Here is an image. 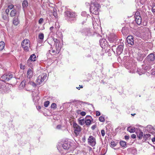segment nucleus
I'll use <instances>...</instances> for the list:
<instances>
[{
  "label": "nucleus",
  "mask_w": 155,
  "mask_h": 155,
  "mask_svg": "<svg viewBox=\"0 0 155 155\" xmlns=\"http://www.w3.org/2000/svg\"><path fill=\"white\" fill-rule=\"evenodd\" d=\"M130 58L128 56H125L124 57V60L125 62L124 66L126 68L130 70V72L134 73L136 70V65L134 61Z\"/></svg>",
  "instance_id": "1"
},
{
  "label": "nucleus",
  "mask_w": 155,
  "mask_h": 155,
  "mask_svg": "<svg viewBox=\"0 0 155 155\" xmlns=\"http://www.w3.org/2000/svg\"><path fill=\"white\" fill-rule=\"evenodd\" d=\"M91 2L90 12L95 15H98L100 11V8L101 7L99 4L95 0H91Z\"/></svg>",
  "instance_id": "2"
},
{
  "label": "nucleus",
  "mask_w": 155,
  "mask_h": 155,
  "mask_svg": "<svg viewBox=\"0 0 155 155\" xmlns=\"http://www.w3.org/2000/svg\"><path fill=\"white\" fill-rule=\"evenodd\" d=\"M21 45L25 51H28L30 47V41L28 39H24L21 42Z\"/></svg>",
  "instance_id": "3"
},
{
  "label": "nucleus",
  "mask_w": 155,
  "mask_h": 155,
  "mask_svg": "<svg viewBox=\"0 0 155 155\" xmlns=\"http://www.w3.org/2000/svg\"><path fill=\"white\" fill-rule=\"evenodd\" d=\"M144 62H147L150 64L155 63V54L151 53L148 55L146 59L144 61Z\"/></svg>",
  "instance_id": "4"
},
{
  "label": "nucleus",
  "mask_w": 155,
  "mask_h": 155,
  "mask_svg": "<svg viewBox=\"0 0 155 155\" xmlns=\"http://www.w3.org/2000/svg\"><path fill=\"white\" fill-rule=\"evenodd\" d=\"M73 127L74 135L75 136H78L81 131V127L75 122L73 123Z\"/></svg>",
  "instance_id": "5"
},
{
  "label": "nucleus",
  "mask_w": 155,
  "mask_h": 155,
  "mask_svg": "<svg viewBox=\"0 0 155 155\" xmlns=\"http://www.w3.org/2000/svg\"><path fill=\"white\" fill-rule=\"evenodd\" d=\"M13 77V75L10 73H7L3 75L1 78V80L3 81H8Z\"/></svg>",
  "instance_id": "6"
},
{
  "label": "nucleus",
  "mask_w": 155,
  "mask_h": 155,
  "mask_svg": "<svg viewBox=\"0 0 155 155\" xmlns=\"http://www.w3.org/2000/svg\"><path fill=\"white\" fill-rule=\"evenodd\" d=\"M134 17L136 23L138 25H140L141 23V18L139 12H136Z\"/></svg>",
  "instance_id": "7"
},
{
  "label": "nucleus",
  "mask_w": 155,
  "mask_h": 155,
  "mask_svg": "<svg viewBox=\"0 0 155 155\" xmlns=\"http://www.w3.org/2000/svg\"><path fill=\"white\" fill-rule=\"evenodd\" d=\"M88 144L92 147L95 146L96 143L95 139L92 136H90L88 139Z\"/></svg>",
  "instance_id": "8"
},
{
  "label": "nucleus",
  "mask_w": 155,
  "mask_h": 155,
  "mask_svg": "<svg viewBox=\"0 0 155 155\" xmlns=\"http://www.w3.org/2000/svg\"><path fill=\"white\" fill-rule=\"evenodd\" d=\"M82 33L86 36H90L93 35V32L90 28H86L83 29Z\"/></svg>",
  "instance_id": "9"
},
{
  "label": "nucleus",
  "mask_w": 155,
  "mask_h": 155,
  "mask_svg": "<svg viewBox=\"0 0 155 155\" xmlns=\"http://www.w3.org/2000/svg\"><path fill=\"white\" fill-rule=\"evenodd\" d=\"M63 143L61 144L63 148L64 149H68L70 147V143L67 140H63Z\"/></svg>",
  "instance_id": "10"
},
{
  "label": "nucleus",
  "mask_w": 155,
  "mask_h": 155,
  "mask_svg": "<svg viewBox=\"0 0 155 155\" xmlns=\"http://www.w3.org/2000/svg\"><path fill=\"white\" fill-rule=\"evenodd\" d=\"M65 15L70 18H75L77 16L76 14L74 12L70 11H66L65 12Z\"/></svg>",
  "instance_id": "11"
},
{
  "label": "nucleus",
  "mask_w": 155,
  "mask_h": 155,
  "mask_svg": "<svg viewBox=\"0 0 155 155\" xmlns=\"http://www.w3.org/2000/svg\"><path fill=\"white\" fill-rule=\"evenodd\" d=\"M108 39L110 43H113L117 41V37L115 34H113L109 37Z\"/></svg>",
  "instance_id": "12"
},
{
  "label": "nucleus",
  "mask_w": 155,
  "mask_h": 155,
  "mask_svg": "<svg viewBox=\"0 0 155 155\" xmlns=\"http://www.w3.org/2000/svg\"><path fill=\"white\" fill-rule=\"evenodd\" d=\"M124 44H121L118 46L116 49V52L117 54H120L122 52L124 48Z\"/></svg>",
  "instance_id": "13"
},
{
  "label": "nucleus",
  "mask_w": 155,
  "mask_h": 155,
  "mask_svg": "<svg viewBox=\"0 0 155 155\" xmlns=\"http://www.w3.org/2000/svg\"><path fill=\"white\" fill-rule=\"evenodd\" d=\"M147 64H143L142 66V69H143L145 71L146 70H149L151 68L150 66V65L152 64H149V63H148L147 62H146Z\"/></svg>",
  "instance_id": "14"
},
{
  "label": "nucleus",
  "mask_w": 155,
  "mask_h": 155,
  "mask_svg": "<svg viewBox=\"0 0 155 155\" xmlns=\"http://www.w3.org/2000/svg\"><path fill=\"white\" fill-rule=\"evenodd\" d=\"M127 40L128 43L129 44L131 45L134 44L133 37L131 35L128 36L127 38Z\"/></svg>",
  "instance_id": "15"
},
{
  "label": "nucleus",
  "mask_w": 155,
  "mask_h": 155,
  "mask_svg": "<svg viewBox=\"0 0 155 155\" xmlns=\"http://www.w3.org/2000/svg\"><path fill=\"white\" fill-rule=\"evenodd\" d=\"M56 49L55 51L54 50L51 49L49 51V52L50 54L53 53V54H58L60 52V48L58 46V48L56 47Z\"/></svg>",
  "instance_id": "16"
},
{
  "label": "nucleus",
  "mask_w": 155,
  "mask_h": 155,
  "mask_svg": "<svg viewBox=\"0 0 155 155\" xmlns=\"http://www.w3.org/2000/svg\"><path fill=\"white\" fill-rule=\"evenodd\" d=\"M91 117L90 116H86L85 119V123L87 125H89L91 123L90 119L91 118Z\"/></svg>",
  "instance_id": "17"
},
{
  "label": "nucleus",
  "mask_w": 155,
  "mask_h": 155,
  "mask_svg": "<svg viewBox=\"0 0 155 155\" xmlns=\"http://www.w3.org/2000/svg\"><path fill=\"white\" fill-rule=\"evenodd\" d=\"M28 5V3L27 0H24L23 2L22 3V6L24 12H25V9L27 8Z\"/></svg>",
  "instance_id": "18"
},
{
  "label": "nucleus",
  "mask_w": 155,
  "mask_h": 155,
  "mask_svg": "<svg viewBox=\"0 0 155 155\" xmlns=\"http://www.w3.org/2000/svg\"><path fill=\"white\" fill-rule=\"evenodd\" d=\"M33 76V72L30 69H28L27 72V76L29 79L31 78Z\"/></svg>",
  "instance_id": "19"
},
{
  "label": "nucleus",
  "mask_w": 155,
  "mask_h": 155,
  "mask_svg": "<svg viewBox=\"0 0 155 155\" xmlns=\"http://www.w3.org/2000/svg\"><path fill=\"white\" fill-rule=\"evenodd\" d=\"M107 43V41L105 39H102L100 40V43L101 46L102 48H104Z\"/></svg>",
  "instance_id": "20"
},
{
  "label": "nucleus",
  "mask_w": 155,
  "mask_h": 155,
  "mask_svg": "<svg viewBox=\"0 0 155 155\" xmlns=\"http://www.w3.org/2000/svg\"><path fill=\"white\" fill-rule=\"evenodd\" d=\"M41 78V76H39L37 77L36 81L37 85H40L43 81Z\"/></svg>",
  "instance_id": "21"
},
{
  "label": "nucleus",
  "mask_w": 155,
  "mask_h": 155,
  "mask_svg": "<svg viewBox=\"0 0 155 155\" xmlns=\"http://www.w3.org/2000/svg\"><path fill=\"white\" fill-rule=\"evenodd\" d=\"M127 130L130 133H134L135 131V128L134 127L130 126L127 127Z\"/></svg>",
  "instance_id": "22"
},
{
  "label": "nucleus",
  "mask_w": 155,
  "mask_h": 155,
  "mask_svg": "<svg viewBox=\"0 0 155 155\" xmlns=\"http://www.w3.org/2000/svg\"><path fill=\"white\" fill-rule=\"evenodd\" d=\"M13 24L15 25H18L19 23L18 17H15L14 18L13 20Z\"/></svg>",
  "instance_id": "23"
},
{
  "label": "nucleus",
  "mask_w": 155,
  "mask_h": 155,
  "mask_svg": "<svg viewBox=\"0 0 155 155\" xmlns=\"http://www.w3.org/2000/svg\"><path fill=\"white\" fill-rule=\"evenodd\" d=\"M36 57L35 55L33 54L31 55L28 61L30 60L31 61H36Z\"/></svg>",
  "instance_id": "24"
},
{
  "label": "nucleus",
  "mask_w": 155,
  "mask_h": 155,
  "mask_svg": "<svg viewBox=\"0 0 155 155\" xmlns=\"http://www.w3.org/2000/svg\"><path fill=\"white\" fill-rule=\"evenodd\" d=\"M137 136L139 139L141 140L142 139L143 136V132L141 131H140L139 133L137 134Z\"/></svg>",
  "instance_id": "25"
},
{
  "label": "nucleus",
  "mask_w": 155,
  "mask_h": 155,
  "mask_svg": "<svg viewBox=\"0 0 155 155\" xmlns=\"http://www.w3.org/2000/svg\"><path fill=\"white\" fill-rule=\"evenodd\" d=\"M153 129V126L151 125H148L146 127V130L149 132H151V131Z\"/></svg>",
  "instance_id": "26"
},
{
  "label": "nucleus",
  "mask_w": 155,
  "mask_h": 155,
  "mask_svg": "<svg viewBox=\"0 0 155 155\" xmlns=\"http://www.w3.org/2000/svg\"><path fill=\"white\" fill-rule=\"evenodd\" d=\"M137 72L140 75H141L142 74H144L146 72V71L143 69L141 70L140 69H137Z\"/></svg>",
  "instance_id": "27"
},
{
  "label": "nucleus",
  "mask_w": 155,
  "mask_h": 155,
  "mask_svg": "<svg viewBox=\"0 0 155 155\" xmlns=\"http://www.w3.org/2000/svg\"><path fill=\"white\" fill-rule=\"evenodd\" d=\"M44 37V34L42 33H40L38 35V38L40 40V41L42 42L43 41Z\"/></svg>",
  "instance_id": "28"
},
{
  "label": "nucleus",
  "mask_w": 155,
  "mask_h": 155,
  "mask_svg": "<svg viewBox=\"0 0 155 155\" xmlns=\"http://www.w3.org/2000/svg\"><path fill=\"white\" fill-rule=\"evenodd\" d=\"M17 13L16 10L14 9L12 10L10 12V15L12 17H13Z\"/></svg>",
  "instance_id": "29"
},
{
  "label": "nucleus",
  "mask_w": 155,
  "mask_h": 155,
  "mask_svg": "<svg viewBox=\"0 0 155 155\" xmlns=\"http://www.w3.org/2000/svg\"><path fill=\"white\" fill-rule=\"evenodd\" d=\"M5 43L3 41L0 42V50L2 51L4 48Z\"/></svg>",
  "instance_id": "30"
},
{
  "label": "nucleus",
  "mask_w": 155,
  "mask_h": 155,
  "mask_svg": "<svg viewBox=\"0 0 155 155\" xmlns=\"http://www.w3.org/2000/svg\"><path fill=\"white\" fill-rule=\"evenodd\" d=\"M143 58V56L141 55V54H138L137 56V59L138 61H142Z\"/></svg>",
  "instance_id": "31"
},
{
  "label": "nucleus",
  "mask_w": 155,
  "mask_h": 155,
  "mask_svg": "<svg viewBox=\"0 0 155 155\" xmlns=\"http://www.w3.org/2000/svg\"><path fill=\"white\" fill-rule=\"evenodd\" d=\"M78 121L79 124L81 125H83L85 123V120L84 119L78 120Z\"/></svg>",
  "instance_id": "32"
},
{
  "label": "nucleus",
  "mask_w": 155,
  "mask_h": 155,
  "mask_svg": "<svg viewBox=\"0 0 155 155\" xmlns=\"http://www.w3.org/2000/svg\"><path fill=\"white\" fill-rule=\"evenodd\" d=\"M120 146L123 147H125L126 146V142L123 141H120Z\"/></svg>",
  "instance_id": "33"
},
{
  "label": "nucleus",
  "mask_w": 155,
  "mask_h": 155,
  "mask_svg": "<svg viewBox=\"0 0 155 155\" xmlns=\"http://www.w3.org/2000/svg\"><path fill=\"white\" fill-rule=\"evenodd\" d=\"M38 94L39 93L38 91H33L32 92V95L34 97H38Z\"/></svg>",
  "instance_id": "34"
},
{
  "label": "nucleus",
  "mask_w": 155,
  "mask_h": 155,
  "mask_svg": "<svg viewBox=\"0 0 155 155\" xmlns=\"http://www.w3.org/2000/svg\"><path fill=\"white\" fill-rule=\"evenodd\" d=\"M39 76H41L42 78L41 79H42L43 81H44L46 78L47 76L46 73H43L42 75H40Z\"/></svg>",
  "instance_id": "35"
},
{
  "label": "nucleus",
  "mask_w": 155,
  "mask_h": 155,
  "mask_svg": "<svg viewBox=\"0 0 155 155\" xmlns=\"http://www.w3.org/2000/svg\"><path fill=\"white\" fill-rule=\"evenodd\" d=\"M150 136V134H146V135H144L143 137V139L146 140Z\"/></svg>",
  "instance_id": "36"
},
{
  "label": "nucleus",
  "mask_w": 155,
  "mask_h": 155,
  "mask_svg": "<svg viewBox=\"0 0 155 155\" xmlns=\"http://www.w3.org/2000/svg\"><path fill=\"white\" fill-rule=\"evenodd\" d=\"M25 85V81L23 80L20 84V86L22 87H24Z\"/></svg>",
  "instance_id": "37"
},
{
  "label": "nucleus",
  "mask_w": 155,
  "mask_h": 155,
  "mask_svg": "<svg viewBox=\"0 0 155 155\" xmlns=\"http://www.w3.org/2000/svg\"><path fill=\"white\" fill-rule=\"evenodd\" d=\"M99 121L101 122H104L105 120L104 117L103 115L101 116L99 118Z\"/></svg>",
  "instance_id": "38"
},
{
  "label": "nucleus",
  "mask_w": 155,
  "mask_h": 155,
  "mask_svg": "<svg viewBox=\"0 0 155 155\" xmlns=\"http://www.w3.org/2000/svg\"><path fill=\"white\" fill-rule=\"evenodd\" d=\"M53 15L56 18L58 17V14L55 9H53Z\"/></svg>",
  "instance_id": "39"
},
{
  "label": "nucleus",
  "mask_w": 155,
  "mask_h": 155,
  "mask_svg": "<svg viewBox=\"0 0 155 155\" xmlns=\"http://www.w3.org/2000/svg\"><path fill=\"white\" fill-rule=\"evenodd\" d=\"M28 84L32 86L33 87H35L36 86V84L34 82L29 81L28 83Z\"/></svg>",
  "instance_id": "40"
},
{
  "label": "nucleus",
  "mask_w": 155,
  "mask_h": 155,
  "mask_svg": "<svg viewBox=\"0 0 155 155\" xmlns=\"http://www.w3.org/2000/svg\"><path fill=\"white\" fill-rule=\"evenodd\" d=\"M49 104V102L48 101H45L44 104V106L45 107H47Z\"/></svg>",
  "instance_id": "41"
},
{
  "label": "nucleus",
  "mask_w": 155,
  "mask_h": 155,
  "mask_svg": "<svg viewBox=\"0 0 155 155\" xmlns=\"http://www.w3.org/2000/svg\"><path fill=\"white\" fill-rule=\"evenodd\" d=\"M51 107L52 108L55 109L57 108V105L54 103H52L51 105Z\"/></svg>",
  "instance_id": "42"
},
{
  "label": "nucleus",
  "mask_w": 155,
  "mask_h": 155,
  "mask_svg": "<svg viewBox=\"0 0 155 155\" xmlns=\"http://www.w3.org/2000/svg\"><path fill=\"white\" fill-rule=\"evenodd\" d=\"M81 15L84 17H87L88 16L87 15V14L86 12H82L81 13Z\"/></svg>",
  "instance_id": "43"
},
{
  "label": "nucleus",
  "mask_w": 155,
  "mask_h": 155,
  "mask_svg": "<svg viewBox=\"0 0 155 155\" xmlns=\"http://www.w3.org/2000/svg\"><path fill=\"white\" fill-rule=\"evenodd\" d=\"M44 21V20L42 18H40L38 21V23L40 24H41L43 23Z\"/></svg>",
  "instance_id": "44"
},
{
  "label": "nucleus",
  "mask_w": 155,
  "mask_h": 155,
  "mask_svg": "<svg viewBox=\"0 0 155 155\" xmlns=\"http://www.w3.org/2000/svg\"><path fill=\"white\" fill-rule=\"evenodd\" d=\"M20 68L22 69H24L25 68V65H23L22 64H21L20 65Z\"/></svg>",
  "instance_id": "45"
},
{
  "label": "nucleus",
  "mask_w": 155,
  "mask_h": 155,
  "mask_svg": "<svg viewBox=\"0 0 155 155\" xmlns=\"http://www.w3.org/2000/svg\"><path fill=\"white\" fill-rule=\"evenodd\" d=\"M14 6L13 5H9L8 6V8L10 9H12L14 8Z\"/></svg>",
  "instance_id": "46"
},
{
  "label": "nucleus",
  "mask_w": 155,
  "mask_h": 155,
  "mask_svg": "<svg viewBox=\"0 0 155 155\" xmlns=\"http://www.w3.org/2000/svg\"><path fill=\"white\" fill-rule=\"evenodd\" d=\"M101 135L102 136H104L105 135V131L104 130H102L101 131Z\"/></svg>",
  "instance_id": "47"
},
{
  "label": "nucleus",
  "mask_w": 155,
  "mask_h": 155,
  "mask_svg": "<svg viewBox=\"0 0 155 155\" xmlns=\"http://www.w3.org/2000/svg\"><path fill=\"white\" fill-rule=\"evenodd\" d=\"M111 146L113 147H114L116 146V143L114 141H112L111 142Z\"/></svg>",
  "instance_id": "48"
},
{
  "label": "nucleus",
  "mask_w": 155,
  "mask_h": 155,
  "mask_svg": "<svg viewBox=\"0 0 155 155\" xmlns=\"http://www.w3.org/2000/svg\"><path fill=\"white\" fill-rule=\"evenodd\" d=\"M54 41L55 43L56 44V47H57V44L58 43V42H59V41L57 39H55V38L54 39Z\"/></svg>",
  "instance_id": "49"
},
{
  "label": "nucleus",
  "mask_w": 155,
  "mask_h": 155,
  "mask_svg": "<svg viewBox=\"0 0 155 155\" xmlns=\"http://www.w3.org/2000/svg\"><path fill=\"white\" fill-rule=\"evenodd\" d=\"M86 112L84 111H82L81 112L80 114L82 116H84L86 115Z\"/></svg>",
  "instance_id": "50"
},
{
  "label": "nucleus",
  "mask_w": 155,
  "mask_h": 155,
  "mask_svg": "<svg viewBox=\"0 0 155 155\" xmlns=\"http://www.w3.org/2000/svg\"><path fill=\"white\" fill-rule=\"evenodd\" d=\"M2 18H3V19L5 20H6L7 19V16L5 15H2Z\"/></svg>",
  "instance_id": "51"
},
{
  "label": "nucleus",
  "mask_w": 155,
  "mask_h": 155,
  "mask_svg": "<svg viewBox=\"0 0 155 155\" xmlns=\"http://www.w3.org/2000/svg\"><path fill=\"white\" fill-rule=\"evenodd\" d=\"M150 133H151L153 134H155V129H154V128L151 131V132H150Z\"/></svg>",
  "instance_id": "52"
},
{
  "label": "nucleus",
  "mask_w": 155,
  "mask_h": 155,
  "mask_svg": "<svg viewBox=\"0 0 155 155\" xmlns=\"http://www.w3.org/2000/svg\"><path fill=\"white\" fill-rule=\"evenodd\" d=\"M101 114L100 113L99 111H96V115L97 116H99Z\"/></svg>",
  "instance_id": "53"
},
{
  "label": "nucleus",
  "mask_w": 155,
  "mask_h": 155,
  "mask_svg": "<svg viewBox=\"0 0 155 155\" xmlns=\"http://www.w3.org/2000/svg\"><path fill=\"white\" fill-rule=\"evenodd\" d=\"M152 11L153 13H155V6H153L152 8Z\"/></svg>",
  "instance_id": "54"
},
{
  "label": "nucleus",
  "mask_w": 155,
  "mask_h": 155,
  "mask_svg": "<svg viewBox=\"0 0 155 155\" xmlns=\"http://www.w3.org/2000/svg\"><path fill=\"white\" fill-rule=\"evenodd\" d=\"M131 137L133 139L135 138L136 137V135L134 134H133L131 135Z\"/></svg>",
  "instance_id": "55"
},
{
  "label": "nucleus",
  "mask_w": 155,
  "mask_h": 155,
  "mask_svg": "<svg viewBox=\"0 0 155 155\" xmlns=\"http://www.w3.org/2000/svg\"><path fill=\"white\" fill-rule=\"evenodd\" d=\"M125 139L126 140H128L129 139V137L128 136L126 135L124 137Z\"/></svg>",
  "instance_id": "56"
},
{
  "label": "nucleus",
  "mask_w": 155,
  "mask_h": 155,
  "mask_svg": "<svg viewBox=\"0 0 155 155\" xmlns=\"http://www.w3.org/2000/svg\"><path fill=\"white\" fill-rule=\"evenodd\" d=\"M61 125H58L57 126V128L58 129H60L61 128Z\"/></svg>",
  "instance_id": "57"
},
{
  "label": "nucleus",
  "mask_w": 155,
  "mask_h": 155,
  "mask_svg": "<svg viewBox=\"0 0 155 155\" xmlns=\"http://www.w3.org/2000/svg\"><path fill=\"white\" fill-rule=\"evenodd\" d=\"M96 2L97 1L98 2H104L105 0H95Z\"/></svg>",
  "instance_id": "58"
},
{
  "label": "nucleus",
  "mask_w": 155,
  "mask_h": 155,
  "mask_svg": "<svg viewBox=\"0 0 155 155\" xmlns=\"http://www.w3.org/2000/svg\"><path fill=\"white\" fill-rule=\"evenodd\" d=\"M9 12V9H7L5 11V12L6 13V14H7V15H8Z\"/></svg>",
  "instance_id": "59"
},
{
  "label": "nucleus",
  "mask_w": 155,
  "mask_h": 155,
  "mask_svg": "<svg viewBox=\"0 0 155 155\" xmlns=\"http://www.w3.org/2000/svg\"><path fill=\"white\" fill-rule=\"evenodd\" d=\"M152 141L153 142L155 141V137H154L152 139Z\"/></svg>",
  "instance_id": "60"
},
{
  "label": "nucleus",
  "mask_w": 155,
  "mask_h": 155,
  "mask_svg": "<svg viewBox=\"0 0 155 155\" xmlns=\"http://www.w3.org/2000/svg\"><path fill=\"white\" fill-rule=\"evenodd\" d=\"M95 126H94H94H93L92 127H91V128L93 130H94L95 129Z\"/></svg>",
  "instance_id": "61"
},
{
  "label": "nucleus",
  "mask_w": 155,
  "mask_h": 155,
  "mask_svg": "<svg viewBox=\"0 0 155 155\" xmlns=\"http://www.w3.org/2000/svg\"><path fill=\"white\" fill-rule=\"evenodd\" d=\"M54 28L53 27H51L50 28V29L51 31H52Z\"/></svg>",
  "instance_id": "62"
},
{
  "label": "nucleus",
  "mask_w": 155,
  "mask_h": 155,
  "mask_svg": "<svg viewBox=\"0 0 155 155\" xmlns=\"http://www.w3.org/2000/svg\"><path fill=\"white\" fill-rule=\"evenodd\" d=\"M124 28H123L122 30V32L123 33V34H124Z\"/></svg>",
  "instance_id": "63"
},
{
  "label": "nucleus",
  "mask_w": 155,
  "mask_h": 155,
  "mask_svg": "<svg viewBox=\"0 0 155 155\" xmlns=\"http://www.w3.org/2000/svg\"><path fill=\"white\" fill-rule=\"evenodd\" d=\"M38 109H40L41 108V107L40 106H38Z\"/></svg>",
  "instance_id": "64"
}]
</instances>
